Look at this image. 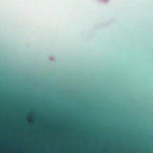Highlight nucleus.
Returning <instances> with one entry per match:
<instances>
[{
    "label": "nucleus",
    "mask_w": 153,
    "mask_h": 153,
    "mask_svg": "<svg viewBox=\"0 0 153 153\" xmlns=\"http://www.w3.org/2000/svg\"><path fill=\"white\" fill-rule=\"evenodd\" d=\"M0 126H3V125H0Z\"/></svg>",
    "instance_id": "f03ea898"
},
{
    "label": "nucleus",
    "mask_w": 153,
    "mask_h": 153,
    "mask_svg": "<svg viewBox=\"0 0 153 153\" xmlns=\"http://www.w3.org/2000/svg\"><path fill=\"white\" fill-rule=\"evenodd\" d=\"M0 124H3V123H0Z\"/></svg>",
    "instance_id": "7ed1b4c3"
},
{
    "label": "nucleus",
    "mask_w": 153,
    "mask_h": 153,
    "mask_svg": "<svg viewBox=\"0 0 153 153\" xmlns=\"http://www.w3.org/2000/svg\"><path fill=\"white\" fill-rule=\"evenodd\" d=\"M33 113H30L27 115L23 119L21 117L9 118L8 117H0V120H24L29 122H51L54 121H61L63 122H71L76 121H85L89 120V119L84 117H73L70 116H64L62 117H53L51 116H39L36 117L33 116Z\"/></svg>",
    "instance_id": "f257e3e1"
}]
</instances>
